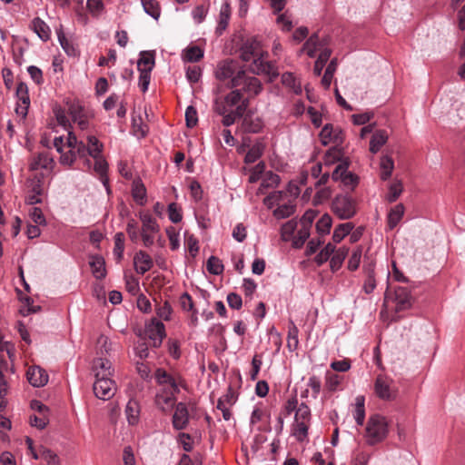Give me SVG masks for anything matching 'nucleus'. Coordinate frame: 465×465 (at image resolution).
Segmentation results:
<instances>
[{"mask_svg":"<svg viewBox=\"0 0 465 465\" xmlns=\"http://www.w3.org/2000/svg\"><path fill=\"white\" fill-rule=\"evenodd\" d=\"M388 422L381 414L371 415L366 426V441L369 445H375L385 440L388 435Z\"/></svg>","mask_w":465,"mask_h":465,"instance_id":"f03ea898","label":"nucleus"},{"mask_svg":"<svg viewBox=\"0 0 465 465\" xmlns=\"http://www.w3.org/2000/svg\"><path fill=\"white\" fill-rule=\"evenodd\" d=\"M403 191V185L401 180H395L390 186H389V193L386 197L387 201L389 203H394L397 201V199L400 197Z\"/></svg>","mask_w":465,"mask_h":465,"instance_id":"79ce46f5","label":"nucleus"},{"mask_svg":"<svg viewBox=\"0 0 465 465\" xmlns=\"http://www.w3.org/2000/svg\"><path fill=\"white\" fill-rule=\"evenodd\" d=\"M349 165H350L349 160L348 159H344L340 164H338L336 166V168L332 172L331 179L334 182H337V181H341V182L342 181V177H343V173H345L346 170H348Z\"/></svg>","mask_w":465,"mask_h":465,"instance_id":"052dcab7","label":"nucleus"},{"mask_svg":"<svg viewBox=\"0 0 465 465\" xmlns=\"http://www.w3.org/2000/svg\"><path fill=\"white\" fill-rule=\"evenodd\" d=\"M249 71L254 74L268 75L270 81L272 82L279 75L278 68L275 62H265L263 58H255L250 64Z\"/></svg>","mask_w":465,"mask_h":465,"instance_id":"423d86ee","label":"nucleus"},{"mask_svg":"<svg viewBox=\"0 0 465 465\" xmlns=\"http://www.w3.org/2000/svg\"><path fill=\"white\" fill-rule=\"evenodd\" d=\"M143 10L146 14L157 20L160 16V7L156 0H141Z\"/></svg>","mask_w":465,"mask_h":465,"instance_id":"ea45409f","label":"nucleus"},{"mask_svg":"<svg viewBox=\"0 0 465 465\" xmlns=\"http://www.w3.org/2000/svg\"><path fill=\"white\" fill-rule=\"evenodd\" d=\"M29 383L36 388L44 387L48 382V374L39 366L30 367L26 372Z\"/></svg>","mask_w":465,"mask_h":465,"instance_id":"2eb2a0df","label":"nucleus"},{"mask_svg":"<svg viewBox=\"0 0 465 465\" xmlns=\"http://www.w3.org/2000/svg\"><path fill=\"white\" fill-rule=\"evenodd\" d=\"M132 195L134 201L140 205H143L146 198V189L141 180L134 181L132 186Z\"/></svg>","mask_w":465,"mask_h":465,"instance_id":"7c9ffc66","label":"nucleus"},{"mask_svg":"<svg viewBox=\"0 0 465 465\" xmlns=\"http://www.w3.org/2000/svg\"><path fill=\"white\" fill-rule=\"evenodd\" d=\"M32 28L43 41L49 40L50 28L41 18L35 17L32 21Z\"/></svg>","mask_w":465,"mask_h":465,"instance_id":"bb28decb","label":"nucleus"},{"mask_svg":"<svg viewBox=\"0 0 465 465\" xmlns=\"http://www.w3.org/2000/svg\"><path fill=\"white\" fill-rule=\"evenodd\" d=\"M125 413L128 423L130 425H135L139 421L140 416V405L134 400H130L125 408Z\"/></svg>","mask_w":465,"mask_h":465,"instance_id":"393cba45","label":"nucleus"},{"mask_svg":"<svg viewBox=\"0 0 465 465\" xmlns=\"http://www.w3.org/2000/svg\"><path fill=\"white\" fill-rule=\"evenodd\" d=\"M203 57V51L197 45L190 46L185 50L184 59L191 63L200 61Z\"/></svg>","mask_w":465,"mask_h":465,"instance_id":"de8ad7c7","label":"nucleus"},{"mask_svg":"<svg viewBox=\"0 0 465 465\" xmlns=\"http://www.w3.org/2000/svg\"><path fill=\"white\" fill-rule=\"evenodd\" d=\"M376 288V281L374 276V270L372 268H369L367 271V278L363 284V291L365 293H371Z\"/></svg>","mask_w":465,"mask_h":465,"instance_id":"bf43d9fd","label":"nucleus"},{"mask_svg":"<svg viewBox=\"0 0 465 465\" xmlns=\"http://www.w3.org/2000/svg\"><path fill=\"white\" fill-rule=\"evenodd\" d=\"M299 330L292 322L289 326L288 337H287V347L290 351H294L298 348L299 339H298Z\"/></svg>","mask_w":465,"mask_h":465,"instance_id":"4c0bfd02","label":"nucleus"},{"mask_svg":"<svg viewBox=\"0 0 465 465\" xmlns=\"http://www.w3.org/2000/svg\"><path fill=\"white\" fill-rule=\"evenodd\" d=\"M282 84L290 88L295 94H301L302 92L301 82L297 80L292 73L286 72L282 74Z\"/></svg>","mask_w":465,"mask_h":465,"instance_id":"b1692460","label":"nucleus"},{"mask_svg":"<svg viewBox=\"0 0 465 465\" xmlns=\"http://www.w3.org/2000/svg\"><path fill=\"white\" fill-rule=\"evenodd\" d=\"M262 127L263 121L260 116L254 115L252 112L246 113L242 123L243 132L257 134L262 131Z\"/></svg>","mask_w":465,"mask_h":465,"instance_id":"dca6fc26","label":"nucleus"},{"mask_svg":"<svg viewBox=\"0 0 465 465\" xmlns=\"http://www.w3.org/2000/svg\"><path fill=\"white\" fill-rule=\"evenodd\" d=\"M335 252V246L329 242L325 247L315 256L314 261L317 265L321 266L327 262L331 255Z\"/></svg>","mask_w":465,"mask_h":465,"instance_id":"c03bdc74","label":"nucleus"},{"mask_svg":"<svg viewBox=\"0 0 465 465\" xmlns=\"http://www.w3.org/2000/svg\"><path fill=\"white\" fill-rule=\"evenodd\" d=\"M206 269L211 274L220 275L223 273L224 267L218 257L212 255L207 260Z\"/></svg>","mask_w":465,"mask_h":465,"instance_id":"58836bf2","label":"nucleus"},{"mask_svg":"<svg viewBox=\"0 0 465 465\" xmlns=\"http://www.w3.org/2000/svg\"><path fill=\"white\" fill-rule=\"evenodd\" d=\"M59 43L64 49V51L70 56H75L77 54V50L74 46V45L66 38L63 32L57 33Z\"/></svg>","mask_w":465,"mask_h":465,"instance_id":"603ef678","label":"nucleus"},{"mask_svg":"<svg viewBox=\"0 0 465 465\" xmlns=\"http://www.w3.org/2000/svg\"><path fill=\"white\" fill-rule=\"evenodd\" d=\"M43 187L40 179L32 182V193L26 197V203L30 205L42 203Z\"/></svg>","mask_w":465,"mask_h":465,"instance_id":"a878e982","label":"nucleus"},{"mask_svg":"<svg viewBox=\"0 0 465 465\" xmlns=\"http://www.w3.org/2000/svg\"><path fill=\"white\" fill-rule=\"evenodd\" d=\"M154 66V52H141V57L137 62L138 71L149 70L152 72Z\"/></svg>","mask_w":465,"mask_h":465,"instance_id":"cd10ccee","label":"nucleus"},{"mask_svg":"<svg viewBox=\"0 0 465 465\" xmlns=\"http://www.w3.org/2000/svg\"><path fill=\"white\" fill-rule=\"evenodd\" d=\"M331 209L339 219L349 220L357 213L356 201L349 194H337L331 202Z\"/></svg>","mask_w":465,"mask_h":465,"instance_id":"7ed1b4c3","label":"nucleus"},{"mask_svg":"<svg viewBox=\"0 0 465 465\" xmlns=\"http://www.w3.org/2000/svg\"><path fill=\"white\" fill-rule=\"evenodd\" d=\"M87 141V147H89V155L92 156L93 158H96V156H98L102 153L103 144L94 135H88Z\"/></svg>","mask_w":465,"mask_h":465,"instance_id":"3c124183","label":"nucleus"},{"mask_svg":"<svg viewBox=\"0 0 465 465\" xmlns=\"http://www.w3.org/2000/svg\"><path fill=\"white\" fill-rule=\"evenodd\" d=\"M280 182H281L280 176L277 173H274L273 172L269 171V172L265 173V174H264V178L261 183L260 190H262V188L276 187V186H278Z\"/></svg>","mask_w":465,"mask_h":465,"instance_id":"49530a36","label":"nucleus"},{"mask_svg":"<svg viewBox=\"0 0 465 465\" xmlns=\"http://www.w3.org/2000/svg\"><path fill=\"white\" fill-rule=\"evenodd\" d=\"M154 379L156 382L160 385L168 384L172 388V391H174V392H179V384L182 381V379L180 376L177 378L173 376L172 374L168 373L164 369L158 368L155 371L154 373Z\"/></svg>","mask_w":465,"mask_h":465,"instance_id":"ddd939ff","label":"nucleus"},{"mask_svg":"<svg viewBox=\"0 0 465 465\" xmlns=\"http://www.w3.org/2000/svg\"><path fill=\"white\" fill-rule=\"evenodd\" d=\"M308 425L306 421L295 420L293 435L297 440L302 441L308 435Z\"/></svg>","mask_w":465,"mask_h":465,"instance_id":"864d4df0","label":"nucleus"},{"mask_svg":"<svg viewBox=\"0 0 465 465\" xmlns=\"http://www.w3.org/2000/svg\"><path fill=\"white\" fill-rule=\"evenodd\" d=\"M124 251V234L123 232H117L114 235V255L116 261L119 262L123 259Z\"/></svg>","mask_w":465,"mask_h":465,"instance_id":"a19ab883","label":"nucleus"},{"mask_svg":"<svg viewBox=\"0 0 465 465\" xmlns=\"http://www.w3.org/2000/svg\"><path fill=\"white\" fill-rule=\"evenodd\" d=\"M332 220L331 217L325 213L323 214L320 220L316 223V230L320 235H325L330 233V230L331 227Z\"/></svg>","mask_w":465,"mask_h":465,"instance_id":"37998d69","label":"nucleus"},{"mask_svg":"<svg viewBox=\"0 0 465 465\" xmlns=\"http://www.w3.org/2000/svg\"><path fill=\"white\" fill-rule=\"evenodd\" d=\"M331 55V50L330 48H323L317 60L314 63L313 73L315 75L320 76L323 67Z\"/></svg>","mask_w":465,"mask_h":465,"instance_id":"2f4dec72","label":"nucleus"},{"mask_svg":"<svg viewBox=\"0 0 465 465\" xmlns=\"http://www.w3.org/2000/svg\"><path fill=\"white\" fill-rule=\"evenodd\" d=\"M94 277L102 280L106 276L105 261L100 255H94L89 261Z\"/></svg>","mask_w":465,"mask_h":465,"instance_id":"a211bd4d","label":"nucleus"},{"mask_svg":"<svg viewBox=\"0 0 465 465\" xmlns=\"http://www.w3.org/2000/svg\"><path fill=\"white\" fill-rule=\"evenodd\" d=\"M394 301L396 302V311H405L411 307L413 298L407 287H397L394 290Z\"/></svg>","mask_w":465,"mask_h":465,"instance_id":"f8f14e48","label":"nucleus"},{"mask_svg":"<svg viewBox=\"0 0 465 465\" xmlns=\"http://www.w3.org/2000/svg\"><path fill=\"white\" fill-rule=\"evenodd\" d=\"M231 17V6L230 3L225 0L221 6L219 14L218 25L216 27V34L221 35L223 32L227 28L229 20Z\"/></svg>","mask_w":465,"mask_h":465,"instance_id":"412c9836","label":"nucleus"},{"mask_svg":"<svg viewBox=\"0 0 465 465\" xmlns=\"http://www.w3.org/2000/svg\"><path fill=\"white\" fill-rule=\"evenodd\" d=\"M264 145L261 143L253 144L247 152L244 157L245 163H255L263 153Z\"/></svg>","mask_w":465,"mask_h":465,"instance_id":"c9c22d12","label":"nucleus"},{"mask_svg":"<svg viewBox=\"0 0 465 465\" xmlns=\"http://www.w3.org/2000/svg\"><path fill=\"white\" fill-rule=\"evenodd\" d=\"M16 97L18 100L15 112L17 114L25 118L28 114V108L30 105V97L28 93V87L25 83L20 82L16 87Z\"/></svg>","mask_w":465,"mask_h":465,"instance_id":"1a4fd4ad","label":"nucleus"},{"mask_svg":"<svg viewBox=\"0 0 465 465\" xmlns=\"http://www.w3.org/2000/svg\"><path fill=\"white\" fill-rule=\"evenodd\" d=\"M134 264L137 273L143 275L153 266L152 257L144 251H138L134 256Z\"/></svg>","mask_w":465,"mask_h":465,"instance_id":"4468645a","label":"nucleus"},{"mask_svg":"<svg viewBox=\"0 0 465 465\" xmlns=\"http://www.w3.org/2000/svg\"><path fill=\"white\" fill-rule=\"evenodd\" d=\"M93 370L94 371H104L108 373V371H113L112 363L109 360L104 358H97L94 360L93 362Z\"/></svg>","mask_w":465,"mask_h":465,"instance_id":"69168bd1","label":"nucleus"},{"mask_svg":"<svg viewBox=\"0 0 465 465\" xmlns=\"http://www.w3.org/2000/svg\"><path fill=\"white\" fill-rule=\"evenodd\" d=\"M388 134L385 130H377L371 136L370 141V151L372 153H377L381 146L386 143Z\"/></svg>","mask_w":465,"mask_h":465,"instance_id":"5701e85b","label":"nucleus"},{"mask_svg":"<svg viewBox=\"0 0 465 465\" xmlns=\"http://www.w3.org/2000/svg\"><path fill=\"white\" fill-rule=\"evenodd\" d=\"M168 217L173 223H178L182 221V210L176 203H171L167 208Z\"/></svg>","mask_w":465,"mask_h":465,"instance_id":"5fc2aeb1","label":"nucleus"},{"mask_svg":"<svg viewBox=\"0 0 465 465\" xmlns=\"http://www.w3.org/2000/svg\"><path fill=\"white\" fill-rule=\"evenodd\" d=\"M176 393L174 391L162 390L155 395V405L164 413L171 411L175 406Z\"/></svg>","mask_w":465,"mask_h":465,"instance_id":"9d476101","label":"nucleus"},{"mask_svg":"<svg viewBox=\"0 0 465 465\" xmlns=\"http://www.w3.org/2000/svg\"><path fill=\"white\" fill-rule=\"evenodd\" d=\"M362 254V248L357 247L351 253L349 262H348V269L350 271H355L359 268L361 258Z\"/></svg>","mask_w":465,"mask_h":465,"instance_id":"4d7b16f0","label":"nucleus"},{"mask_svg":"<svg viewBox=\"0 0 465 465\" xmlns=\"http://www.w3.org/2000/svg\"><path fill=\"white\" fill-rule=\"evenodd\" d=\"M332 194V190L330 187H324L320 189L316 194L313 197V204L319 205L322 204L323 202L327 201L331 198Z\"/></svg>","mask_w":465,"mask_h":465,"instance_id":"13d9d810","label":"nucleus"},{"mask_svg":"<svg viewBox=\"0 0 465 465\" xmlns=\"http://www.w3.org/2000/svg\"><path fill=\"white\" fill-rule=\"evenodd\" d=\"M325 45V43L319 39L317 33L312 34L303 45V50L306 52L309 57L313 58L318 50L322 51Z\"/></svg>","mask_w":465,"mask_h":465,"instance_id":"6ab92c4d","label":"nucleus"},{"mask_svg":"<svg viewBox=\"0 0 465 465\" xmlns=\"http://www.w3.org/2000/svg\"><path fill=\"white\" fill-rule=\"evenodd\" d=\"M365 398L362 395H359L355 399V412L354 419L358 425H363L365 419Z\"/></svg>","mask_w":465,"mask_h":465,"instance_id":"f704fd0d","label":"nucleus"},{"mask_svg":"<svg viewBox=\"0 0 465 465\" xmlns=\"http://www.w3.org/2000/svg\"><path fill=\"white\" fill-rule=\"evenodd\" d=\"M215 77L220 81L230 79L228 88L242 86V90L249 96H256L262 90L261 81L255 76H249L242 69L238 70L237 63L232 59L220 62L215 69Z\"/></svg>","mask_w":465,"mask_h":465,"instance_id":"f257e3e1","label":"nucleus"},{"mask_svg":"<svg viewBox=\"0 0 465 465\" xmlns=\"http://www.w3.org/2000/svg\"><path fill=\"white\" fill-rule=\"evenodd\" d=\"M341 183L345 187H349L351 190H354V188L359 183V177H358V175L354 174L353 173L346 170L345 173H343Z\"/></svg>","mask_w":465,"mask_h":465,"instance_id":"680f3d73","label":"nucleus"},{"mask_svg":"<svg viewBox=\"0 0 465 465\" xmlns=\"http://www.w3.org/2000/svg\"><path fill=\"white\" fill-rule=\"evenodd\" d=\"M309 237L310 230L301 226L297 234L293 237L292 246L296 249L302 248Z\"/></svg>","mask_w":465,"mask_h":465,"instance_id":"8fccbe9b","label":"nucleus"},{"mask_svg":"<svg viewBox=\"0 0 465 465\" xmlns=\"http://www.w3.org/2000/svg\"><path fill=\"white\" fill-rule=\"evenodd\" d=\"M380 166H381V180H383V181L388 180L391 176L392 171L394 169V162H393L392 158L389 155H383L381 158Z\"/></svg>","mask_w":465,"mask_h":465,"instance_id":"c756f323","label":"nucleus"},{"mask_svg":"<svg viewBox=\"0 0 465 465\" xmlns=\"http://www.w3.org/2000/svg\"><path fill=\"white\" fill-rule=\"evenodd\" d=\"M139 219L142 222V232L157 233L160 231L157 221L149 213L140 212Z\"/></svg>","mask_w":465,"mask_h":465,"instance_id":"aec40b11","label":"nucleus"},{"mask_svg":"<svg viewBox=\"0 0 465 465\" xmlns=\"http://www.w3.org/2000/svg\"><path fill=\"white\" fill-rule=\"evenodd\" d=\"M297 227V222L295 220H290L286 222L281 228V233L283 240H288L291 237Z\"/></svg>","mask_w":465,"mask_h":465,"instance_id":"e2e57ef3","label":"nucleus"},{"mask_svg":"<svg viewBox=\"0 0 465 465\" xmlns=\"http://www.w3.org/2000/svg\"><path fill=\"white\" fill-rule=\"evenodd\" d=\"M333 125L331 124H327L323 126L320 133L321 142L323 145H328L331 143V136L333 133Z\"/></svg>","mask_w":465,"mask_h":465,"instance_id":"0e129e2a","label":"nucleus"},{"mask_svg":"<svg viewBox=\"0 0 465 465\" xmlns=\"http://www.w3.org/2000/svg\"><path fill=\"white\" fill-rule=\"evenodd\" d=\"M139 76V87L143 93H145L148 90V86L151 81V72L149 70H141Z\"/></svg>","mask_w":465,"mask_h":465,"instance_id":"774afa93","label":"nucleus"},{"mask_svg":"<svg viewBox=\"0 0 465 465\" xmlns=\"http://www.w3.org/2000/svg\"><path fill=\"white\" fill-rule=\"evenodd\" d=\"M348 252L349 249L346 247H341L334 252L330 261V267L332 272H336L341 267L343 261L348 255Z\"/></svg>","mask_w":465,"mask_h":465,"instance_id":"c85d7f7f","label":"nucleus"},{"mask_svg":"<svg viewBox=\"0 0 465 465\" xmlns=\"http://www.w3.org/2000/svg\"><path fill=\"white\" fill-rule=\"evenodd\" d=\"M392 381L389 378L379 375L374 383V391L376 395L383 401H393L397 396V391L391 388Z\"/></svg>","mask_w":465,"mask_h":465,"instance_id":"0eeeda50","label":"nucleus"},{"mask_svg":"<svg viewBox=\"0 0 465 465\" xmlns=\"http://www.w3.org/2000/svg\"><path fill=\"white\" fill-rule=\"evenodd\" d=\"M240 88H232L229 94H227L224 96L223 101L232 108L238 104L240 101L242 100V92H244L242 90V86H239Z\"/></svg>","mask_w":465,"mask_h":465,"instance_id":"a18cd8bd","label":"nucleus"},{"mask_svg":"<svg viewBox=\"0 0 465 465\" xmlns=\"http://www.w3.org/2000/svg\"><path fill=\"white\" fill-rule=\"evenodd\" d=\"M185 122L188 128H193L198 123V114L193 105H189L185 111Z\"/></svg>","mask_w":465,"mask_h":465,"instance_id":"6e6d98bb","label":"nucleus"},{"mask_svg":"<svg viewBox=\"0 0 465 465\" xmlns=\"http://www.w3.org/2000/svg\"><path fill=\"white\" fill-rule=\"evenodd\" d=\"M354 228L352 223H345L339 224L332 234V240L334 242L339 243L341 242L345 236H347Z\"/></svg>","mask_w":465,"mask_h":465,"instance_id":"72a5a7b5","label":"nucleus"},{"mask_svg":"<svg viewBox=\"0 0 465 465\" xmlns=\"http://www.w3.org/2000/svg\"><path fill=\"white\" fill-rule=\"evenodd\" d=\"M165 335L164 324L156 318H153L145 324L144 336L150 341L151 346L160 347Z\"/></svg>","mask_w":465,"mask_h":465,"instance_id":"20e7f679","label":"nucleus"},{"mask_svg":"<svg viewBox=\"0 0 465 465\" xmlns=\"http://www.w3.org/2000/svg\"><path fill=\"white\" fill-rule=\"evenodd\" d=\"M337 58H333L327 65V68L322 79V84L325 89H329L331 86L333 74L337 69Z\"/></svg>","mask_w":465,"mask_h":465,"instance_id":"e433bc0d","label":"nucleus"},{"mask_svg":"<svg viewBox=\"0 0 465 465\" xmlns=\"http://www.w3.org/2000/svg\"><path fill=\"white\" fill-rule=\"evenodd\" d=\"M405 207L402 203H398L391 208L387 217V226L389 230L394 229L403 217Z\"/></svg>","mask_w":465,"mask_h":465,"instance_id":"4be33fe9","label":"nucleus"},{"mask_svg":"<svg viewBox=\"0 0 465 465\" xmlns=\"http://www.w3.org/2000/svg\"><path fill=\"white\" fill-rule=\"evenodd\" d=\"M94 159V171L101 176V180L104 185H107L108 179H107V170H108V163L99 154Z\"/></svg>","mask_w":465,"mask_h":465,"instance_id":"473e14b6","label":"nucleus"},{"mask_svg":"<svg viewBox=\"0 0 465 465\" xmlns=\"http://www.w3.org/2000/svg\"><path fill=\"white\" fill-rule=\"evenodd\" d=\"M93 390L98 399L107 401L114 395L116 385L113 380H99L94 381Z\"/></svg>","mask_w":465,"mask_h":465,"instance_id":"6e6552de","label":"nucleus"},{"mask_svg":"<svg viewBox=\"0 0 465 465\" xmlns=\"http://www.w3.org/2000/svg\"><path fill=\"white\" fill-rule=\"evenodd\" d=\"M295 212V205L290 203H284L279 205L274 211L273 215L277 219H284L291 216Z\"/></svg>","mask_w":465,"mask_h":465,"instance_id":"09e8293b","label":"nucleus"},{"mask_svg":"<svg viewBox=\"0 0 465 465\" xmlns=\"http://www.w3.org/2000/svg\"><path fill=\"white\" fill-rule=\"evenodd\" d=\"M54 160L49 155V153L47 152H43L39 153L31 160L29 163V168L32 171H35L38 169H51Z\"/></svg>","mask_w":465,"mask_h":465,"instance_id":"f3484780","label":"nucleus"},{"mask_svg":"<svg viewBox=\"0 0 465 465\" xmlns=\"http://www.w3.org/2000/svg\"><path fill=\"white\" fill-rule=\"evenodd\" d=\"M172 421L176 430H182L187 427L189 423V411L185 403L179 402L175 405Z\"/></svg>","mask_w":465,"mask_h":465,"instance_id":"9b49d317","label":"nucleus"},{"mask_svg":"<svg viewBox=\"0 0 465 465\" xmlns=\"http://www.w3.org/2000/svg\"><path fill=\"white\" fill-rule=\"evenodd\" d=\"M266 52H263L261 42L256 37L246 39L240 48V58L244 62H249L255 58H263Z\"/></svg>","mask_w":465,"mask_h":465,"instance_id":"39448f33","label":"nucleus"},{"mask_svg":"<svg viewBox=\"0 0 465 465\" xmlns=\"http://www.w3.org/2000/svg\"><path fill=\"white\" fill-rule=\"evenodd\" d=\"M310 417H311L310 408L305 403H302L296 411L295 420L307 422L310 420Z\"/></svg>","mask_w":465,"mask_h":465,"instance_id":"338daca9","label":"nucleus"}]
</instances>
